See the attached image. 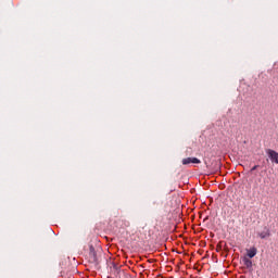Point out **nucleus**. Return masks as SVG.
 I'll return each mask as SVG.
<instances>
[{"label":"nucleus","instance_id":"nucleus-3","mask_svg":"<svg viewBox=\"0 0 278 278\" xmlns=\"http://www.w3.org/2000/svg\"><path fill=\"white\" fill-rule=\"evenodd\" d=\"M254 255H257V249L251 248L248 250V257L253 258Z\"/></svg>","mask_w":278,"mask_h":278},{"label":"nucleus","instance_id":"nucleus-2","mask_svg":"<svg viewBox=\"0 0 278 278\" xmlns=\"http://www.w3.org/2000/svg\"><path fill=\"white\" fill-rule=\"evenodd\" d=\"M268 155L271 162H275L276 164H278V153L275 150H268Z\"/></svg>","mask_w":278,"mask_h":278},{"label":"nucleus","instance_id":"nucleus-1","mask_svg":"<svg viewBox=\"0 0 278 278\" xmlns=\"http://www.w3.org/2000/svg\"><path fill=\"white\" fill-rule=\"evenodd\" d=\"M182 164H201V161L197 157H187L182 160Z\"/></svg>","mask_w":278,"mask_h":278},{"label":"nucleus","instance_id":"nucleus-5","mask_svg":"<svg viewBox=\"0 0 278 278\" xmlns=\"http://www.w3.org/2000/svg\"><path fill=\"white\" fill-rule=\"evenodd\" d=\"M90 254L93 256V262H97V254L94 253V251H91Z\"/></svg>","mask_w":278,"mask_h":278},{"label":"nucleus","instance_id":"nucleus-6","mask_svg":"<svg viewBox=\"0 0 278 278\" xmlns=\"http://www.w3.org/2000/svg\"><path fill=\"white\" fill-rule=\"evenodd\" d=\"M256 168H257V165H255V166L252 168V170H256Z\"/></svg>","mask_w":278,"mask_h":278},{"label":"nucleus","instance_id":"nucleus-4","mask_svg":"<svg viewBox=\"0 0 278 278\" xmlns=\"http://www.w3.org/2000/svg\"><path fill=\"white\" fill-rule=\"evenodd\" d=\"M244 265L248 267V268H251V266H253V262H251V260H245L244 261Z\"/></svg>","mask_w":278,"mask_h":278}]
</instances>
